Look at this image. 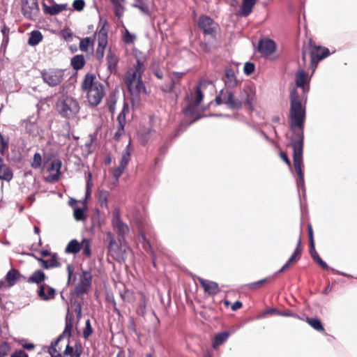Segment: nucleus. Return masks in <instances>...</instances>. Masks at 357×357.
I'll return each mask as SVG.
<instances>
[{
    "label": "nucleus",
    "mask_w": 357,
    "mask_h": 357,
    "mask_svg": "<svg viewBox=\"0 0 357 357\" xmlns=\"http://www.w3.org/2000/svg\"><path fill=\"white\" fill-rule=\"evenodd\" d=\"M273 280V278L268 277L257 282L249 283L245 286L250 290H256L262 288Z\"/></svg>",
    "instance_id": "72a5a7b5"
},
{
    "label": "nucleus",
    "mask_w": 357,
    "mask_h": 357,
    "mask_svg": "<svg viewBox=\"0 0 357 357\" xmlns=\"http://www.w3.org/2000/svg\"><path fill=\"white\" fill-rule=\"evenodd\" d=\"M310 255L313 259L314 257L318 255V253L315 250V243H310Z\"/></svg>",
    "instance_id": "338daca9"
},
{
    "label": "nucleus",
    "mask_w": 357,
    "mask_h": 357,
    "mask_svg": "<svg viewBox=\"0 0 357 357\" xmlns=\"http://www.w3.org/2000/svg\"><path fill=\"white\" fill-rule=\"evenodd\" d=\"M10 357H29L28 354L24 350L15 351Z\"/></svg>",
    "instance_id": "69168bd1"
},
{
    "label": "nucleus",
    "mask_w": 357,
    "mask_h": 357,
    "mask_svg": "<svg viewBox=\"0 0 357 357\" xmlns=\"http://www.w3.org/2000/svg\"><path fill=\"white\" fill-rule=\"evenodd\" d=\"M313 259L321 267L322 269L324 270H328V266L327 265V264L321 258L319 257V255H317L316 257H314L313 258Z\"/></svg>",
    "instance_id": "680f3d73"
},
{
    "label": "nucleus",
    "mask_w": 357,
    "mask_h": 357,
    "mask_svg": "<svg viewBox=\"0 0 357 357\" xmlns=\"http://www.w3.org/2000/svg\"><path fill=\"white\" fill-rule=\"evenodd\" d=\"M135 6L144 13H149V7L148 3L142 0H137V3L135 5Z\"/></svg>",
    "instance_id": "864d4df0"
},
{
    "label": "nucleus",
    "mask_w": 357,
    "mask_h": 357,
    "mask_svg": "<svg viewBox=\"0 0 357 357\" xmlns=\"http://www.w3.org/2000/svg\"><path fill=\"white\" fill-rule=\"evenodd\" d=\"M275 48V43L271 39L261 40L258 45V52L264 56H268L273 54Z\"/></svg>",
    "instance_id": "a211bd4d"
},
{
    "label": "nucleus",
    "mask_w": 357,
    "mask_h": 357,
    "mask_svg": "<svg viewBox=\"0 0 357 357\" xmlns=\"http://www.w3.org/2000/svg\"><path fill=\"white\" fill-rule=\"evenodd\" d=\"M107 43H98V47L96 51V56L98 60H102L104 57L105 49Z\"/></svg>",
    "instance_id": "8fccbe9b"
},
{
    "label": "nucleus",
    "mask_w": 357,
    "mask_h": 357,
    "mask_svg": "<svg viewBox=\"0 0 357 357\" xmlns=\"http://www.w3.org/2000/svg\"><path fill=\"white\" fill-rule=\"evenodd\" d=\"M128 89L132 94H139L142 91L146 93V88L142 82V79H139L136 81H132L130 83L126 84Z\"/></svg>",
    "instance_id": "5701e85b"
},
{
    "label": "nucleus",
    "mask_w": 357,
    "mask_h": 357,
    "mask_svg": "<svg viewBox=\"0 0 357 357\" xmlns=\"http://www.w3.org/2000/svg\"><path fill=\"white\" fill-rule=\"evenodd\" d=\"M73 215L77 221H80L85 219L84 209L79 207H77L74 209Z\"/></svg>",
    "instance_id": "6e6d98bb"
},
{
    "label": "nucleus",
    "mask_w": 357,
    "mask_h": 357,
    "mask_svg": "<svg viewBox=\"0 0 357 357\" xmlns=\"http://www.w3.org/2000/svg\"><path fill=\"white\" fill-rule=\"evenodd\" d=\"M93 328L91 325V322L89 319H87L85 323V327L83 331V337L84 339H88L89 337L93 333Z\"/></svg>",
    "instance_id": "3c124183"
},
{
    "label": "nucleus",
    "mask_w": 357,
    "mask_h": 357,
    "mask_svg": "<svg viewBox=\"0 0 357 357\" xmlns=\"http://www.w3.org/2000/svg\"><path fill=\"white\" fill-rule=\"evenodd\" d=\"M199 282L204 289V292L208 295L214 296L220 291L218 284L215 282L203 278H199Z\"/></svg>",
    "instance_id": "6ab92c4d"
},
{
    "label": "nucleus",
    "mask_w": 357,
    "mask_h": 357,
    "mask_svg": "<svg viewBox=\"0 0 357 357\" xmlns=\"http://www.w3.org/2000/svg\"><path fill=\"white\" fill-rule=\"evenodd\" d=\"M114 6V13L116 17L120 18L123 15L124 7L123 3L125 0H110Z\"/></svg>",
    "instance_id": "58836bf2"
},
{
    "label": "nucleus",
    "mask_w": 357,
    "mask_h": 357,
    "mask_svg": "<svg viewBox=\"0 0 357 357\" xmlns=\"http://www.w3.org/2000/svg\"><path fill=\"white\" fill-rule=\"evenodd\" d=\"M185 75V73L172 72L170 75L171 85L167 91L174 92L177 96L176 88L179 84V80Z\"/></svg>",
    "instance_id": "bb28decb"
},
{
    "label": "nucleus",
    "mask_w": 357,
    "mask_h": 357,
    "mask_svg": "<svg viewBox=\"0 0 357 357\" xmlns=\"http://www.w3.org/2000/svg\"><path fill=\"white\" fill-rule=\"evenodd\" d=\"M255 66L252 62L248 61L244 64L243 71H244V73L247 75H251L255 71Z\"/></svg>",
    "instance_id": "13d9d810"
},
{
    "label": "nucleus",
    "mask_w": 357,
    "mask_h": 357,
    "mask_svg": "<svg viewBox=\"0 0 357 357\" xmlns=\"http://www.w3.org/2000/svg\"><path fill=\"white\" fill-rule=\"evenodd\" d=\"M112 226L117 235L119 242L122 243L125 241V236L129 232L130 229L122 221L119 210H115L112 213Z\"/></svg>",
    "instance_id": "1a4fd4ad"
},
{
    "label": "nucleus",
    "mask_w": 357,
    "mask_h": 357,
    "mask_svg": "<svg viewBox=\"0 0 357 357\" xmlns=\"http://www.w3.org/2000/svg\"><path fill=\"white\" fill-rule=\"evenodd\" d=\"M92 281V275L89 271H84L81 278L80 282L75 287V293L77 296L82 295L88 292Z\"/></svg>",
    "instance_id": "4468645a"
},
{
    "label": "nucleus",
    "mask_w": 357,
    "mask_h": 357,
    "mask_svg": "<svg viewBox=\"0 0 357 357\" xmlns=\"http://www.w3.org/2000/svg\"><path fill=\"white\" fill-rule=\"evenodd\" d=\"M85 63V58L82 54H77L74 56L70 61V64L73 68L75 70H79L83 68Z\"/></svg>",
    "instance_id": "2f4dec72"
},
{
    "label": "nucleus",
    "mask_w": 357,
    "mask_h": 357,
    "mask_svg": "<svg viewBox=\"0 0 357 357\" xmlns=\"http://www.w3.org/2000/svg\"><path fill=\"white\" fill-rule=\"evenodd\" d=\"M43 35L39 31H33L28 40V44L31 46L38 45L43 40Z\"/></svg>",
    "instance_id": "a19ab883"
},
{
    "label": "nucleus",
    "mask_w": 357,
    "mask_h": 357,
    "mask_svg": "<svg viewBox=\"0 0 357 357\" xmlns=\"http://www.w3.org/2000/svg\"><path fill=\"white\" fill-rule=\"evenodd\" d=\"M135 39H136V36L134 34L130 33L128 29H126L125 33L123 35V42L126 44H131V43H134Z\"/></svg>",
    "instance_id": "5fc2aeb1"
},
{
    "label": "nucleus",
    "mask_w": 357,
    "mask_h": 357,
    "mask_svg": "<svg viewBox=\"0 0 357 357\" xmlns=\"http://www.w3.org/2000/svg\"><path fill=\"white\" fill-rule=\"evenodd\" d=\"M10 351V347L8 343L3 342L0 343V357L6 356Z\"/></svg>",
    "instance_id": "603ef678"
},
{
    "label": "nucleus",
    "mask_w": 357,
    "mask_h": 357,
    "mask_svg": "<svg viewBox=\"0 0 357 357\" xmlns=\"http://www.w3.org/2000/svg\"><path fill=\"white\" fill-rule=\"evenodd\" d=\"M107 66V68L111 73H115L117 70V64L119 62V59L111 50L107 52L106 56Z\"/></svg>",
    "instance_id": "393cba45"
},
{
    "label": "nucleus",
    "mask_w": 357,
    "mask_h": 357,
    "mask_svg": "<svg viewBox=\"0 0 357 357\" xmlns=\"http://www.w3.org/2000/svg\"><path fill=\"white\" fill-rule=\"evenodd\" d=\"M73 6L75 10L81 11L85 6V2L84 0H75L73 1Z\"/></svg>",
    "instance_id": "bf43d9fd"
},
{
    "label": "nucleus",
    "mask_w": 357,
    "mask_h": 357,
    "mask_svg": "<svg viewBox=\"0 0 357 357\" xmlns=\"http://www.w3.org/2000/svg\"><path fill=\"white\" fill-rule=\"evenodd\" d=\"M141 236H142V244L143 249L147 253H149L150 255H153V253H155V252H154L153 250L152 249V247L149 241L146 238V236L144 234H142Z\"/></svg>",
    "instance_id": "de8ad7c7"
},
{
    "label": "nucleus",
    "mask_w": 357,
    "mask_h": 357,
    "mask_svg": "<svg viewBox=\"0 0 357 357\" xmlns=\"http://www.w3.org/2000/svg\"><path fill=\"white\" fill-rule=\"evenodd\" d=\"M56 108L62 117L68 119L75 118L80 109L78 101L70 96H61L56 101Z\"/></svg>",
    "instance_id": "39448f33"
},
{
    "label": "nucleus",
    "mask_w": 357,
    "mask_h": 357,
    "mask_svg": "<svg viewBox=\"0 0 357 357\" xmlns=\"http://www.w3.org/2000/svg\"><path fill=\"white\" fill-rule=\"evenodd\" d=\"M82 250L81 242H78L76 239H72L68 243L65 252L69 254L76 255Z\"/></svg>",
    "instance_id": "473e14b6"
},
{
    "label": "nucleus",
    "mask_w": 357,
    "mask_h": 357,
    "mask_svg": "<svg viewBox=\"0 0 357 357\" xmlns=\"http://www.w3.org/2000/svg\"><path fill=\"white\" fill-rule=\"evenodd\" d=\"M142 74L132 69H128L125 74V83H130L132 81L137 80L138 78L141 79Z\"/></svg>",
    "instance_id": "ea45409f"
},
{
    "label": "nucleus",
    "mask_w": 357,
    "mask_h": 357,
    "mask_svg": "<svg viewBox=\"0 0 357 357\" xmlns=\"http://www.w3.org/2000/svg\"><path fill=\"white\" fill-rule=\"evenodd\" d=\"M109 24L106 20L100 19L98 30V42L107 43Z\"/></svg>",
    "instance_id": "412c9836"
},
{
    "label": "nucleus",
    "mask_w": 357,
    "mask_h": 357,
    "mask_svg": "<svg viewBox=\"0 0 357 357\" xmlns=\"http://www.w3.org/2000/svg\"><path fill=\"white\" fill-rule=\"evenodd\" d=\"M81 89L86 93V98L93 107L98 106L105 95L104 86L96 80L95 75L88 73L81 84Z\"/></svg>",
    "instance_id": "7ed1b4c3"
},
{
    "label": "nucleus",
    "mask_w": 357,
    "mask_h": 357,
    "mask_svg": "<svg viewBox=\"0 0 357 357\" xmlns=\"http://www.w3.org/2000/svg\"><path fill=\"white\" fill-rule=\"evenodd\" d=\"M22 277L18 270L11 268L6 274L5 279L9 287L13 286L16 282Z\"/></svg>",
    "instance_id": "c85d7f7f"
},
{
    "label": "nucleus",
    "mask_w": 357,
    "mask_h": 357,
    "mask_svg": "<svg viewBox=\"0 0 357 357\" xmlns=\"http://www.w3.org/2000/svg\"><path fill=\"white\" fill-rule=\"evenodd\" d=\"M109 192L106 190H100L98 193V203L101 207H107Z\"/></svg>",
    "instance_id": "49530a36"
},
{
    "label": "nucleus",
    "mask_w": 357,
    "mask_h": 357,
    "mask_svg": "<svg viewBox=\"0 0 357 357\" xmlns=\"http://www.w3.org/2000/svg\"><path fill=\"white\" fill-rule=\"evenodd\" d=\"M0 153L3 154L4 151L8 149V139H5L1 134H0Z\"/></svg>",
    "instance_id": "052dcab7"
},
{
    "label": "nucleus",
    "mask_w": 357,
    "mask_h": 357,
    "mask_svg": "<svg viewBox=\"0 0 357 357\" xmlns=\"http://www.w3.org/2000/svg\"><path fill=\"white\" fill-rule=\"evenodd\" d=\"M62 162L59 159H55L52 161L50 167H49V171H55L54 174H50L47 176V181L48 182L54 183L58 181L60 179L61 176V169Z\"/></svg>",
    "instance_id": "dca6fc26"
},
{
    "label": "nucleus",
    "mask_w": 357,
    "mask_h": 357,
    "mask_svg": "<svg viewBox=\"0 0 357 357\" xmlns=\"http://www.w3.org/2000/svg\"><path fill=\"white\" fill-rule=\"evenodd\" d=\"M198 26L203 31L204 34L215 37L218 24L209 16L202 15L199 17Z\"/></svg>",
    "instance_id": "9b49d317"
},
{
    "label": "nucleus",
    "mask_w": 357,
    "mask_h": 357,
    "mask_svg": "<svg viewBox=\"0 0 357 357\" xmlns=\"http://www.w3.org/2000/svg\"><path fill=\"white\" fill-rule=\"evenodd\" d=\"M117 121H118V126H117V130L115 133L116 137H120L123 135L124 132V127L126 125V116L123 115V114H119L117 116Z\"/></svg>",
    "instance_id": "79ce46f5"
},
{
    "label": "nucleus",
    "mask_w": 357,
    "mask_h": 357,
    "mask_svg": "<svg viewBox=\"0 0 357 357\" xmlns=\"http://www.w3.org/2000/svg\"><path fill=\"white\" fill-rule=\"evenodd\" d=\"M81 244L82 255L86 259L91 258L92 255L91 241L89 238H84L81 241Z\"/></svg>",
    "instance_id": "f704fd0d"
},
{
    "label": "nucleus",
    "mask_w": 357,
    "mask_h": 357,
    "mask_svg": "<svg viewBox=\"0 0 357 357\" xmlns=\"http://www.w3.org/2000/svg\"><path fill=\"white\" fill-rule=\"evenodd\" d=\"M280 158L290 167L291 161L287 155V153L284 151L280 152Z\"/></svg>",
    "instance_id": "e2e57ef3"
},
{
    "label": "nucleus",
    "mask_w": 357,
    "mask_h": 357,
    "mask_svg": "<svg viewBox=\"0 0 357 357\" xmlns=\"http://www.w3.org/2000/svg\"><path fill=\"white\" fill-rule=\"evenodd\" d=\"M230 333L227 331H224L217 333L213 340L212 347L215 349H218L222 344L229 337Z\"/></svg>",
    "instance_id": "cd10ccee"
},
{
    "label": "nucleus",
    "mask_w": 357,
    "mask_h": 357,
    "mask_svg": "<svg viewBox=\"0 0 357 357\" xmlns=\"http://www.w3.org/2000/svg\"><path fill=\"white\" fill-rule=\"evenodd\" d=\"M146 303L147 300L146 298V296L143 293H142L141 298L139 302V306L137 309V313L138 315L144 316L146 314Z\"/></svg>",
    "instance_id": "c03bdc74"
},
{
    "label": "nucleus",
    "mask_w": 357,
    "mask_h": 357,
    "mask_svg": "<svg viewBox=\"0 0 357 357\" xmlns=\"http://www.w3.org/2000/svg\"><path fill=\"white\" fill-rule=\"evenodd\" d=\"M301 53L303 66L304 67L307 66V54H308L310 55L308 68L314 71L317 68L318 62L327 57L330 54V51L326 47L314 45L312 40L310 39L307 44L303 45Z\"/></svg>",
    "instance_id": "20e7f679"
},
{
    "label": "nucleus",
    "mask_w": 357,
    "mask_h": 357,
    "mask_svg": "<svg viewBox=\"0 0 357 357\" xmlns=\"http://www.w3.org/2000/svg\"><path fill=\"white\" fill-rule=\"evenodd\" d=\"M42 162V157L39 153H36L33 155V162L31 167L34 169H37L40 167Z\"/></svg>",
    "instance_id": "4d7b16f0"
},
{
    "label": "nucleus",
    "mask_w": 357,
    "mask_h": 357,
    "mask_svg": "<svg viewBox=\"0 0 357 357\" xmlns=\"http://www.w3.org/2000/svg\"><path fill=\"white\" fill-rule=\"evenodd\" d=\"M206 85V81H201L199 84L196 86L195 91L187 96L188 105L183 110L185 115L194 116L198 114V106L204 98L202 89L205 88Z\"/></svg>",
    "instance_id": "423d86ee"
},
{
    "label": "nucleus",
    "mask_w": 357,
    "mask_h": 357,
    "mask_svg": "<svg viewBox=\"0 0 357 357\" xmlns=\"http://www.w3.org/2000/svg\"><path fill=\"white\" fill-rule=\"evenodd\" d=\"M258 0H243L240 6L238 15L241 17H248L252 12Z\"/></svg>",
    "instance_id": "4be33fe9"
},
{
    "label": "nucleus",
    "mask_w": 357,
    "mask_h": 357,
    "mask_svg": "<svg viewBox=\"0 0 357 357\" xmlns=\"http://www.w3.org/2000/svg\"><path fill=\"white\" fill-rule=\"evenodd\" d=\"M302 252L303 248L301 246V235L300 234L297 241L296 247L294 252L292 253L291 256L289 257L287 263L278 271V273H283L284 271L289 269L291 267V266L296 263L301 259Z\"/></svg>",
    "instance_id": "f8f14e48"
},
{
    "label": "nucleus",
    "mask_w": 357,
    "mask_h": 357,
    "mask_svg": "<svg viewBox=\"0 0 357 357\" xmlns=\"http://www.w3.org/2000/svg\"><path fill=\"white\" fill-rule=\"evenodd\" d=\"M64 6L55 5L52 6H46L45 8V11L50 15H55L61 13L63 10H64Z\"/></svg>",
    "instance_id": "a18cd8bd"
},
{
    "label": "nucleus",
    "mask_w": 357,
    "mask_h": 357,
    "mask_svg": "<svg viewBox=\"0 0 357 357\" xmlns=\"http://www.w3.org/2000/svg\"><path fill=\"white\" fill-rule=\"evenodd\" d=\"M121 297L123 301L127 303H131L134 301V293L132 291L129 289H124L121 293Z\"/></svg>",
    "instance_id": "09e8293b"
},
{
    "label": "nucleus",
    "mask_w": 357,
    "mask_h": 357,
    "mask_svg": "<svg viewBox=\"0 0 357 357\" xmlns=\"http://www.w3.org/2000/svg\"><path fill=\"white\" fill-rule=\"evenodd\" d=\"M46 275L44 272L41 270H36L33 273L29 278L27 282L29 283H36L40 285L45 280Z\"/></svg>",
    "instance_id": "7c9ffc66"
},
{
    "label": "nucleus",
    "mask_w": 357,
    "mask_h": 357,
    "mask_svg": "<svg viewBox=\"0 0 357 357\" xmlns=\"http://www.w3.org/2000/svg\"><path fill=\"white\" fill-rule=\"evenodd\" d=\"M305 109L302 105L298 93L293 89L290 93L289 125L293 132L291 137V146L293 149V163L301 183H304L303 146L304 122Z\"/></svg>",
    "instance_id": "f257e3e1"
},
{
    "label": "nucleus",
    "mask_w": 357,
    "mask_h": 357,
    "mask_svg": "<svg viewBox=\"0 0 357 357\" xmlns=\"http://www.w3.org/2000/svg\"><path fill=\"white\" fill-rule=\"evenodd\" d=\"M73 330V319L66 318L65 329L63 333L56 340V344L59 343L63 337L67 336L70 337L71 336V331Z\"/></svg>",
    "instance_id": "e433bc0d"
},
{
    "label": "nucleus",
    "mask_w": 357,
    "mask_h": 357,
    "mask_svg": "<svg viewBox=\"0 0 357 357\" xmlns=\"http://www.w3.org/2000/svg\"><path fill=\"white\" fill-rule=\"evenodd\" d=\"M37 296L42 301H47L53 300L56 296V290L54 288L43 283L39 285L37 290Z\"/></svg>",
    "instance_id": "2eb2a0df"
},
{
    "label": "nucleus",
    "mask_w": 357,
    "mask_h": 357,
    "mask_svg": "<svg viewBox=\"0 0 357 357\" xmlns=\"http://www.w3.org/2000/svg\"><path fill=\"white\" fill-rule=\"evenodd\" d=\"M82 353V348L81 344H77L75 348V352L71 357H80Z\"/></svg>",
    "instance_id": "0e129e2a"
},
{
    "label": "nucleus",
    "mask_w": 357,
    "mask_h": 357,
    "mask_svg": "<svg viewBox=\"0 0 357 357\" xmlns=\"http://www.w3.org/2000/svg\"><path fill=\"white\" fill-rule=\"evenodd\" d=\"M40 74L43 82L50 87L59 85L64 78V70L59 68L44 69Z\"/></svg>",
    "instance_id": "6e6552de"
},
{
    "label": "nucleus",
    "mask_w": 357,
    "mask_h": 357,
    "mask_svg": "<svg viewBox=\"0 0 357 357\" xmlns=\"http://www.w3.org/2000/svg\"><path fill=\"white\" fill-rule=\"evenodd\" d=\"M107 241H108L107 255L119 262H123L127 258L128 249L116 242L114 234L111 231L107 233Z\"/></svg>",
    "instance_id": "0eeeda50"
},
{
    "label": "nucleus",
    "mask_w": 357,
    "mask_h": 357,
    "mask_svg": "<svg viewBox=\"0 0 357 357\" xmlns=\"http://www.w3.org/2000/svg\"><path fill=\"white\" fill-rule=\"evenodd\" d=\"M305 321L315 331L322 333H326V330L319 318L307 317Z\"/></svg>",
    "instance_id": "c756f323"
},
{
    "label": "nucleus",
    "mask_w": 357,
    "mask_h": 357,
    "mask_svg": "<svg viewBox=\"0 0 357 357\" xmlns=\"http://www.w3.org/2000/svg\"><path fill=\"white\" fill-rule=\"evenodd\" d=\"M215 101L217 105H225L230 109L238 110L245 105L252 111L256 103L255 92L251 87L245 86L241 90L238 97H236L230 89H222Z\"/></svg>",
    "instance_id": "f03ea898"
},
{
    "label": "nucleus",
    "mask_w": 357,
    "mask_h": 357,
    "mask_svg": "<svg viewBox=\"0 0 357 357\" xmlns=\"http://www.w3.org/2000/svg\"><path fill=\"white\" fill-rule=\"evenodd\" d=\"M13 177L12 169L4 162L0 156V179L10 181Z\"/></svg>",
    "instance_id": "b1692460"
},
{
    "label": "nucleus",
    "mask_w": 357,
    "mask_h": 357,
    "mask_svg": "<svg viewBox=\"0 0 357 357\" xmlns=\"http://www.w3.org/2000/svg\"><path fill=\"white\" fill-rule=\"evenodd\" d=\"M59 343L56 344V341L54 343H52V345L48 349V352L50 354L51 357H63L61 354L62 348L59 346Z\"/></svg>",
    "instance_id": "37998d69"
},
{
    "label": "nucleus",
    "mask_w": 357,
    "mask_h": 357,
    "mask_svg": "<svg viewBox=\"0 0 357 357\" xmlns=\"http://www.w3.org/2000/svg\"><path fill=\"white\" fill-rule=\"evenodd\" d=\"M134 56L136 60V63L131 69L136 72L143 73L146 69V55L141 51L135 50L134 52Z\"/></svg>",
    "instance_id": "aec40b11"
},
{
    "label": "nucleus",
    "mask_w": 357,
    "mask_h": 357,
    "mask_svg": "<svg viewBox=\"0 0 357 357\" xmlns=\"http://www.w3.org/2000/svg\"><path fill=\"white\" fill-rule=\"evenodd\" d=\"M242 306H243L242 302L237 301L231 305V308L233 311H236V310L241 309L242 307Z\"/></svg>",
    "instance_id": "774afa93"
},
{
    "label": "nucleus",
    "mask_w": 357,
    "mask_h": 357,
    "mask_svg": "<svg viewBox=\"0 0 357 357\" xmlns=\"http://www.w3.org/2000/svg\"><path fill=\"white\" fill-rule=\"evenodd\" d=\"M36 258L40 263V265L43 268L48 269L60 266V263L58 261L57 256L56 254H53L51 258L49 259H43L38 257Z\"/></svg>",
    "instance_id": "a878e982"
},
{
    "label": "nucleus",
    "mask_w": 357,
    "mask_h": 357,
    "mask_svg": "<svg viewBox=\"0 0 357 357\" xmlns=\"http://www.w3.org/2000/svg\"><path fill=\"white\" fill-rule=\"evenodd\" d=\"M95 41V36L93 38L86 37L84 38L81 39L79 42V50L82 52H87L89 48L91 47V50L93 48Z\"/></svg>",
    "instance_id": "c9c22d12"
},
{
    "label": "nucleus",
    "mask_w": 357,
    "mask_h": 357,
    "mask_svg": "<svg viewBox=\"0 0 357 357\" xmlns=\"http://www.w3.org/2000/svg\"><path fill=\"white\" fill-rule=\"evenodd\" d=\"M22 11L24 16L35 20L39 15L40 8L37 0H22Z\"/></svg>",
    "instance_id": "9d476101"
},
{
    "label": "nucleus",
    "mask_w": 357,
    "mask_h": 357,
    "mask_svg": "<svg viewBox=\"0 0 357 357\" xmlns=\"http://www.w3.org/2000/svg\"><path fill=\"white\" fill-rule=\"evenodd\" d=\"M222 81L224 82L225 87L228 89L236 87L239 83L234 70L231 68H227L225 70Z\"/></svg>",
    "instance_id": "f3484780"
},
{
    "label": "nucleus",
    "mask_w": 357,
    "mask_h": 357,
    "mask_svg": "<svg viewBox=\"0 0 357 357\" xmlns=\"http://www.w3.org/2000/svg\"><path fill=\"white\" fill-rule=\"evenodd\" d=\"M307 82V75L304 70H298L296 74V84L298 87L303 89L305 92V84Z\"/></svg>",
    "instance_id": "4c0bfd02"
},
{
    "label": "nucleus",
    "mask_w": 357,
    "mask_h": 357,
    "mask_svg": "<svg viewBox=\"0 0 357 357\" xmlns=\"http://www.w3.org/2000/svg\"><path fill=\"white\" fill-rule=\"evenodd\" d=\"M128 148L129 145L123 151L119 166L114 168L112 171V176L116 181L119 180L130 160V153Z\"/></svg>",
    "instance_id": "ddd939ff"
}]
</instances>
